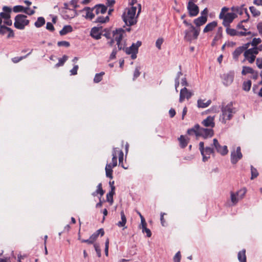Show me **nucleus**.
I'll list each match as a JSON object with an SVG mask.
<instances>
[{
  "instance_id": "obj_6",
  "label": "nucleus",
  "mask_w": 262,
  "mask_h": 262,
  "mask_svg": "<svg viewBox=\"0 0 262 262\" xmlns=\"http://www.w3.org/2000/svg\"><path fill=\"white\" fill-rule=\"evenodd\" d=\"M237 17V15L234 13H227L223 16L222 19H223V25L226 27H229L230 24L232 23L233 20Z\"/></svg>"
},
{
  "instance_id": "obj_15",
  "label": "nucleus",
  "mask_w": 262,
  "mask_h": 262,
  "mask_svg": "<svg viewBox=\"0 0 262 262\" xmlns=\"http://www.w3.org/2000/svg\"><path fill=\"white\" fill-rule=\"evenodd\" d=\"M102 29V27H94L91 29L90 35L92 37L95 39H99L101 38L102 33L100 32V30Z\"/></svg>"
},
{
  "instance_id": "obj_64",
  "label": "nucleus",
  "mask_w": 262,
  "mask_h": 262,
  "mask_svg": "<svg viewBox=\"0 0 262 262\" xmlns=\"http://www.w3.org/2000/svg\"><path fill=\"white\" fill-rule=\"evenodd\" d=\"M106 201L112 204L113 203V196L111 195L110 193L106 194Z\"/></svg>"
},
{
  "instance_id": "obj_53",
  "label": "nucleus",
  "mask_w": 262,
  "mask_h": 262,
  "mask_svg": "<svg viewBox=\"0 0 262 262\" xmlns=\"http://www.w3.org/2000/svg\"><path fill=\"white\" fill-rule=\"evenodd\" d=\"M261 42V40L260 38H254L251 42L252 46L256 47L259 43Z\"/></svg>"
},
{
  "instance_id": "obj_56",
  "label": "nucleus",
  "mask_w": 262,
  "mask_h": 262,
  "mask_svg": "<svg viewBox=\"0 0 262 262\" xmlns=\"http://www.w3.org/2000/svg\"><path fill=\"white\" fill-rule=\"evenodd\" d=\"M229 10V8L226 7H224L222 8L221 10V12L219 15V18L222 19L223 16L225 15V13L227 11H228Z\"/></svg>"
},
{
  "instance_id": "obj_23",
  "label": "nucleus",
  "mask_w": 262,
  "mask_h": 262,
  "mask_svg": "<svg viewBox=\"0 0 262 262\" xmlns=\"http://www.w3.org/2000/svg\"><path fill=\"white\" fill-rule=\"evenodd\" d=\"M121 221H119L117 225L119 227H123L124 229H126L127 227L125 226L126 223V218L125 215L123 210H122L120 212Z\"/></svg>"
},
{
  "instance_id": "obj_9",
  "label": "nucleus",
  "mask_w": 262,
  "mask_h": 262,
  "mask_svg": "<svg viewBox=\"0 0 262 262\" xmlns=\"http://www.w3.org/2000/svg\"><path fill=\"white\" fill-rule=\"evenodd\" d=\"M214 135L213 130L212 128H206L201 127L200 129L199 137H202L204 139H207L212 137Z\"/></svg>"
},
{
  "instance_id": "obj_63",
  "label": "nucleus",
  "mask_w": 262,
  "mask_h": 262,
  "mask_svg": "<svg viewBox=\"0 0 262 262\" xmlns=\"http://www.w3.org/2000/svg\"><path fill=\"white\" fill-rule=\"evenodd\" d=\"M256 63L259 69H262V58H257L256 60Z\"/></svg>"
},
{
  "instance_id": "obj_14",
  "label": "nucleus",
  "mask_w": 262,
  "mask_h": 262,
  "mask_svg": "<svg viewBox=\"0 0 262 262\" xmlns=\"http://www.w3.org/2000/svg\"><path fill=\"white\" fill-rule=\"evenodd\" d=\"M141 45L142 42L141 41H137L136 43H133L132 46L129 48H126L125 52L127 55H130L132 52H138V49Z\"/></svg>"
},
{
  "instance_id": "obj_12",
  "label": "nucleus",
  "mask_w": 262,
  "mask_h": 262,
  "mask_svg": "<svg viewBox=\"0 0 262 262\" xmlns=\"http://www.w3.org/2000/svg\"><path fill=\"white\" fill-rule=\"evenodd\" d=\"M8 33L7 38H13L14 37V33L13 30L5 25H2L0 26V35H4L6 33Z\"/></svg>"
},
{
  "instance_id": "obj_57",
  "label": "nucleus",
  "mask_w": 262,
  "mask_h": 262,
  "mask_svg": "<svg viewBox=\"0 0 262 262\" xmlns=\"http://www.w3.org/2000/svg\"><path fill=\"white\" fill-rule=\"evenodd\" d=\"M251 32L250 31L249 32H246L244 31H237V35L236 36H245L247 35H251Z\"/></svg>"
},
{
  "instance_id": "obj_7",
  "label": "nucleus",
  "mask_w": 262,
  "mask_h": 262,
  "mask_svg": "<svg viewBox=\"0 0 262 262\" xmlns=\"http://www.w3.org/2000/svg\"><path fill=\"white\" fill-rule=\"evenodd\" d=\"M187 9L188 12L189 16L194 17L198 15L199 13V8L195 4L191 2H188Z\"/></svg>"
},
{
  "instance_id": "obj_62",
  "label": "nucleus",
  "mask_w": 262,
  "mask_h": 262,
  "mask_svg": "<svg viewBox=\"0 0 262 262\" xmlns=\"http://www.w3.org/2000/svg\"><path fill=\"white\" fill-rule=\"evenodd\" d=\"M117 53V49H116V48H115L113 50L112 52L110 55V59L112 60V59H115L116 58V55Z\"/></svg>"
},
{
  "instance_id": "obj_16",
  "label": "nucleus",
  "mask_w": 262,
  "mask_h": 262,
  "mask_svg": "<svg viewBox=\"0 0 262 262\" xmlns=\"http://www.w3.org/2000/svg\"><path fill=\"white\" fill-rule=\"evenodd\" d=\"M94 9L92 8H90L89 7H84L81 11H85L86 14L84 17L86 19H89L92 20L95 16V14L93 13Z\"/></svg>"
},
{
  "instance_id": "obj_19",
  "label": "nucleus",
  "mask_w": 262,
  "mask_h": 262,
  "mask_svg": "<svg viewBox=\"0 0 262 262\" xmlns=\"http://www.w3.org/2000/svg\"><path fill=\"white\" fill-rule=\"evenodd\" d=\"M202 124L205 127H214V117H207L206 119L202 121Z\"/></svg>"
},
{
  "instance_id": "obj_36",
  "label": "nucleus",
  "mask_w": 262,
  "mask_h": 262,
  "mask_svg": "<svg viewBox=\"0 0 262 262\" xmlns=\"http://www.w3.org/2000/svg\"><path fill=\"white\" fill-rule=\"evenodd\" d=\"M29 7H24L23 6L21 5H17L13 7V11L15 13L18 12H26V10H29Z\"/></svg>"
},
{
  "instance_id": "obj_58",
  "label": "nucleus",
  "mask_w": 262,
  "mask_h": 262,
  "mask_svg": "<svg viewBox=\"0 0 262 262\" xmlns=\"http://www.w3.org/2000/svg\"><path fill=\"white\" fill-rule=\"evenodd\" d=\"M108 247H109V239L107 238L105 243V254L108 256Z\"/></svg>"
},
{
  "instance_id": "obj_44",
  "label": "nucleus",
  "mask_w": 262,
  "mask_h": 262,
  "mask_svg": "<svg viewBox=\"0 0 262 262\" xmlns=\"http://www.w3.org/2000/svg\"><path fill=\"white\" fill-rule=\"evenodd\" d=\"M250 12H251L252 15L254 17L258 16L260 14V12L259 11L257 10L254 7L251 6L249 8Z\"/></svg>"
},
{
  "instance_id": "obj_30",
  "label": "nucleus",
  "mask_w": 262,
  "mask_h": 262,
  "mask_svg": "<svg viewBox=\"0 0 262 262\" xmlns=\"http://www.w3.org/2000/svg\"><path fill=\"white\" fill-rule=\"evenodd\" d=\"M113 168V167L112 166L111 163L107 164L106 165V166L105 168L106 176V177L109 178L111 179H112L113 178V171L112 170Z\"/></svg>"
},
{
  "instance_id": "obj_11",
  "label": "nucleus",
  "mask_w": 262,
  "mask_h": 262,
  "mask_svg": "<svg viewBox=\"0 0 262 262\" xmlns=\"http://www.w3.org/2000/svg\"><path fill=\"white\" fill-rule=\"evenodd\" d=\"M193 94L192 92L189 91L188 89L184 87L180 91L179 102H182L185 98L189 99L192 96Z\"/></svg>"
},
{
  "instance_id": "obj_24",
  "label": "nucleus",
  "mask_w": 262,
  "mask_h": 262,
  "mask_svg": "<svg viewBox=\"0 0 262 262\" xmlns=\"http://www.w3.org/2000/svg\"><path fill=\"white\" fill-rule=\"evenodd\" d=\"M217 25V23L216 21H213L208 24L203 30L204 33H207L208 32L212 31Z\"/></svg>"
},
{
  "instance_id": "obj_1",
  "label": "nucleus",
  "mask_w": 262,
  "mask_h": 262,
  "mask_svg": "<svg viewBox=\"0 0 262 262\" xmlns=\"http://www.w3.org/2000/svg\"><path fill=\"white\" fill-rule=\"evenodd\" d=\"M222 114L220 116V121L223 124H226L227 121L232 119L233 115L236 112V108L233 106V102H230L227 105L222 104L221 107Z\"/></svg>"
},
{
  "instance_id": "obj_54",
  "label": "nucleus",
  "mask_w": 262,
  "mask_h": 262,
  "mask_svg": "<svg viewBox=\"0 0 262 262\" xmlns=\"http://www.w3.org/2000/svg\"><path fill=\"white\" fill-rule=\"evenodd\" d=\"M245 58L248 60L250 63H252L255 61L256 56L254 55H248V56Z\"/></svg>"
},
{
  "instance_id": "obj_2",
  "label": "nucleus",
  "mask_w": 262,
  "mask_h": 262,
  "mask_svg": "<svg viewBox=\"0 0 262 262\" xmlns=\"http://www.w3.org/2000/svg\"><path fill=\"white\" fill-rule=\"evenodd\" d=\"M183 24L189 28L184 32V39L189 42H191L193 39H196L200 34V29L199 28H195L191 23H188L186 20H184Z\"/></svg>"
},
{
  "instance_id": "obj_38",
  "label": "nucleus",
  "mask_w": 262,
  "mask_h": 262,
  "mask_svg": "<svg viewBox=\"0 0 262 262\" xmlns=\"http://www.w3.org/2000/svg\"><path fill=\"white\" fill-rule=\"evenodd\" d=\"M254 73V70L251 67L244 66L243 67V70L242 71V74L243 75H246L247 74H253Z\"/></svg>"
},
{
  "instance_id": "obj_37",
  "label": "nucleus",
  "mask_w": 262,
  "mask_h": 262,
  "mask_svg": "<svg viewBox=\"0 0 262 262\" xmlns=\"http://www.w3.org/2000/svg\"><path fill=\"white\" fill-rule=\"evenodd\" d=\"M45 19L43 17H39L37 18V21L35 22L34 25L36 28H40L45 24Z\"/></svg>"
},
{
  "instance_id": "obj_8",
  "label": "nucleus",
  "mask_w": 262,
  "mask_h": 262,
  "mask_svg": "<svg viewBox=\"0 0 262 262\" xmlns=\"http://www.w3.org/2000/svg\"><path fill=\"white\" fill-rule=\"evenodd\" d=\"M243 157L241 152V147L238 146L236 148V151H233L231 152V162L233 164H236L239 160Z\"/></svg>"
},
{
  "instance_id": "obj_45",
  "label": "nucleus",
  "mask_w": 262,
  "mask_h": 262,
  "mask_svg": "<svg viewBox=\"0 0 262 262\" xmlns=\"http://www.w3.org/2000/svg\"><path fill=\"white\" fill-rule=\"evenodd\" d=\"M32 51V50L31 51V52H30L28 54H27L26 55H25L24 56L15 57L14 58H12V62L14 63H15L19 62L22 59L25 58L28 55H30Z\"/></svg>"
},
{
  "instance_id": "obj_17",
  "label": "nucleus",
  "mask_w": 262,
  "mask_h": 262,
  "mask_svg": "<svg viewBox=\"0 0 262 262\" xmlns=\"http://www.w3.org/2000/svg\"><path fill=\"white\" fill-rule=\"evenodd\" d=\"M3 12L0 13V17L2 19H8V18H10V13L12 11V9L11 8L8 6H4L3 8Z\"/></svg>"
},
{
  "instance_id": "obj_51",
  "label": "nucleus",
  "mask_w": 262,
  "mask_h": 262,
  "mask_svg": "<svg viewBox=\"0 0 262 262\" xmlns=\"http://www.w3.org/2000/svg\"><path fill=\"white\" fill-rule=\"evenodd\" d=\"M94 247L95 248V251L97 253V255L98 257H100L101 256V249L100 248V246L99 244H94Z\"/></svg>"
},
{
  "instance_id": "obj_60",
  "label": "nucleus",
  "mask_w": 262,
  "mask_h": 262,
  "mask_svg": "<svg viewBox=\"0 0 262 262\" xmlns=\"http://www.w3.org/2000/svg\"><path fill=\"white\" fill-rule=\"evenodd\" d=\"M78 69V66L75 65L72 69L70 70L71 75H75L77 74V70Z\"/></svg>"
},
{
  "instance_id": "obj_18",
  "label": "nucleus",
  "mask_w": 262,
  "mask_h": 262,
  "mask_svg": "<svg viewBox=\"0 0 262 262\" xmlns=\"http://www.w3.org/2000/svg\"><path fill=\"white\" fill-rule=\"evenodd\" d=\"M95 11V14L96 15L99 14L100 13L104 14L106 12L107 7L103 4H97L93 7Z\"/></svg>"
},
{
  "instance_id": "obj_39",
  "label": "nucleus",
  "mask_w": 262,
  "mask_h": 262,
  "mask_svg": "<svg viewBox=\"0 0 262 262\" xmlns=\"http://www.w3.org/2000/svg\"><path fill=\"white\" fill-rule=\"evenodd\" d=\"M68 56L66 55H63L62 58H59L58 59V62L55 64V67H59L60 66H62L65 63V62L68 60Z\"/></svg>"
},
{
  "instance_id": "obj_28",
  "label": "nucleus",
  "mask_w": 262,
  "mask_h": 262,
  "mask_svg": "<svg viewBox=\"0 0 262 262\" xmlns=\"http://www.w3.org/2000/svg\"><path fill=\"white\" fill-rule=\"evenodd\" d=\"M258 48L256 47H254V48L246 50L244 53V55L245 57H247L248 55H254L255 56L256 55L258 54Z\"/></svg>"
},
{
  "instance_id": "obj_31",
  "label": "nucleus",
  "mask_w": 262,
  "mask_h": 262,
  "mask_svg": "<svg viewBox=\"0 0 262 262\" xmlns=\"http://www.w3.org/2000/svg\"><path fill=\"white\" fill-rule=\"evenodd\" d=\"M104 190H103L102 189V184L99 183L97 186V189L92 193V195L94 196H95L99 194L100 195V198H101V196L104 194Z\"/></svg>"
},
{
  "instance_id": "obj_43",
  "label": "nucleus",
  "mask_w": 262,
  "mask_h": 262,
  "mask_svg": "<svg viewBox=\"0 0 262 262\" xmlns=\"http://www.w3.org/2000/svg\"><path fill=\"white\" fill-rule=\"evenodd\" d=\"M215 149L213 148H211L210 147H206L204 148V154L207 156H209L211 154H213L214 153Z\"/></svg>"
},
{
  "instance_id": "obj_41",
  "label": "nucleus",
  "mask_w": 262,
  "mask_h": 262,
  "mask_svg": "<svg viewBox=\"0 0 262 262\" xmlns=\"http://www.w3.org/2000/svg\"><path fill=\"white\" fill-rule=\"evenodd\" d=\"M251 180H253L257 178L259 174V173L256 168L254 167L252 165L251 166Z\"/></svg>"
},
{
  "instance_id": "obj_27",
  "label": "nucleus",
  "mask_w": 262,
  "mask_h": 262,
  "mask_svg": "<svg viewBox=\"0 0 262 262\" xmlns=\"http://www.w3.org/2000/svg\"><path fill=\"white\" fill-rule=\"evenodd\" d=\"M73 31V28L71 25H66L59 31V34L63 36Z\"/></svg>"
},
{
  "instance_id": "obj_59",
  "label": "nucleus",
  "mask_w": 262,
  "mask_h": 262,
  "mask_svg": "<svg viewBox=\"0 0 262 262\" xmlns=\"http://www.w3.org/2000/svg\"><path fill=\"white\" fill-rule=\"evenodd\" d=\"M46 29L51 32H53L55 30L53 24L50 22H48L46 25Z\"/></svg>"
},
{
  "instance_id": "obj_50",
  "label": "nucleus",
  "mask_w": 262,
  "mask_h": 262,
  "mask_svg": "<svg viewBox=\"0 0 262 262\" xmlns=\"http://www.w3.org/2000/svg\"><path fill=\"white\" fill-rule=\"evenodd\" d=\"M164 42V39L163 38H159L156 42V46L160 50L161 49V45Z\"/></svg>"
},
{
  "instance_id": "obj_34",
  "label": "nucleus",
  "mask_w": 262,
  "mask_h": 262,
  "mask_svg": "<svg viewBox=\"0 0 262 262\" xmlns=\"http://www.w3.org/2000/svg\"><path fill=\"white\" fill-rule=\"evenodd\" d=\"M178 140L180 142V146L182 148H185L187 146L189 142V139H185L183 135H181L180 137L178 138Z\"/></svg>"
},
{
  "instance_id": "obj_21",
  "label": "nucleus",
  "mask_w": 262,
  "mask_h": 262,
  "mask_svg": "<svg viewBox=\"0 0 262 262\" xmlns=\"http://www.w3.org/2000/svg\"><path fill=\"white\" fill-rule=\"evenodd\" d=\"M244 5H242L241 7H232L231 9L232 11L236 12L239 15H242L245 12L248 17H249V14L248 12L247 9L244 7Z\"/></svg>"
},
{
  "instance_id": "obj_52",
  "label": "nucleus",
  "mask_w": 262,
  "mask_h": 262,
  "mask_svg": "<svg viewBox=\"0 0 262 262\" xmlns=\"http://www.w3.org/2000/svg\"><path fill=\"white\" fill-rule=\"evenodd\" d=\"M57 45L59 47L64 46L65 47H69L70 46V43L67 41H60L57 42Z\"/></svg>"
},
{
  "instance_id": "obj_13",
  "label": "nucleus",
  "mask_w": 262,
  "mask_h": 262,
  "mask_svg": "<svg viewBox=\"0 0 262 262\" xmlns=\"http://www.w3.org/2000/svg\"><path fill=\"white\" fill-rule=\"evenodd\" d=\"M125 33V30L120 28L116 29L113 31V35L114 37V39L116 42L121 41L123 37V34Z\"/></svg>"
},
{
  "instance_id": "obj_33",
  "label": "nucleus",
  "mask_w": 262,
  "mask_h": 262,
  "mask_svg": "<svg viewBox=\"0 0 262 262\" xmlns=\"http://www.w3.org/2000/svg\"><path fill=\"white\" fill-rule=\"evenodd\" d=\"M237 258L239 262H247L245 249H244L238 252L237 254Z\"/></svg>"
},
{
  "instance_id": "obj_48",
  "label": "nucleus",
  "mask_w": 262,
  "mask_h": 262,
  "mask_svg": "<svg viewBox=\"0 0 262 262\" xmlns=\"http://www.w3.org/2000/svg\"><path fill=\"white\" fill-rule=\"evenodd\" d=\"M103 32H104V33L102 34V35L105 36L107 39L111 38V33L110 29L105 28L103 30Z\"/></svg>"
},
{
  "instance_id": "obj_5",
  "label": "nucleus",
  "mask_w": 262,
  "mask_h": 262,
  "mask_svg": "<svg viewBox=\"0 0 262 262\" xmlns=\"http://www.w3.org/2000/svg\"><path fill=\"white\" fill-rule=\"evenodd\" d=\"M214 147V149L222 156H225L227 154L228 150L226 145L221 146L219 143L218 140L214 138L213 140L212 145Z\"/></svg>"
},
{
  "instance_id": "obj_61",
  "label": "nucleus",
  "mask_w": 262,
  "mask_h": 262,
  "mask_svg": "<svg viewBox=\"0 0 262 262\" xmlns=\"http://www.w3.org/2000/svg\"><path fill=\"white\" fill-rule=\"evenodd\" d=\"M231 202L234 204L237 203L238 202V199L236 198V195L233 192L231 193Z\"/></svg>"
},
{
  "instance_id": "obj_4",
  "label": "nucleus",
  "mask_w": 262,
  "mask_h": 262,
  "mask_svg": "<svg viewBox=\"0 0 262 262\" xmlns=\"http://www.w3.org/2000/svg\"><path fill=\"white\" fill-rule=\"evenodd\" d=\"M27 16L24 14H18L15 17L14 27L19 30H23L25 26L29 24V20L27 19Z\"/></svg>"
},
{
  "instance_id": "obj_49",
  "label": "nucleus",
  "mask_w": 262,
  "mask_h": 262,
  "mask_svg": "<svg viewBox=\"0 0 262 262\" xmlns=\"http://www.w3.org/2000/svg\"><path fill=\"white\" fill-rule=\"evenodd\" d=\"M140 67H137L135 70L134 73V77H133V80H135L136 79H137L140 75Z\"/></svg>"
},
{
  "instance_id": "obj_25",
  "label": "nucleus",
  "mask_w": 262,
  "mask_h": 262,
  "mask_svg": "<svg viewBox=\"0 0 262 262\" xmlns=\"http://www.w3.org/2000/svg\"><path fill=\"white\" fill-rule=\"evenodd\" d=\"M222 32H223L222 27H219L217 29L216 35L214 37V38L211 42L212 46H214L216 45V42L222 37Z\"/></svg>"
},
{
  "instance_id": "obj_42",
  "label": "nucleus",
  "mask_w": 262,
  "mask_h": 262,
  "mask_svg": "<svg viewBox=\"0 0 262 262\" xmlns=\"http://www.w3.org/2000/svg\"><path fill=\"white\" fill-rule=\"evenodd\" d=\"M104 75V72H101L99 73H97L94 78V82L95 83H98L102 79V76Z\"/></svg>"
},
{
  "instance_id": "obj_3",
  "label": "nucleus",
  "mask_w": 262,
  "mask_h": 262,
  "mask_svg": "<svg viewBox=\"0 0 262 262\" xmlns=\"http://www.w3.org/2000/svg\"><path fill=\"white\" fill-rule=\"evenodd\" d=\"M136 10V7L132 6L131 8L127 10L126 12L123 13L122 18L126 25L131 26L137 23V18L135 17Z\"/></svg>"
},
{
  "instance_id": "obj_35",
  "label": "nucleus",
  "mask_w": 262,
  "mask_h": 262,
  "mask_svg": "<svg viewBox=\"0 0 262 262\" xmlns=\"http://www.w3.org/2000/svg\"><path fill=\"white\" fill-rule=\"evenodd\" d=\"M204 100L199 99L198 100V106L201 108H205L208 106L211 103L210 100H207L206 102Z\"/></svg>"
},
{
  "instance_id": "obj_32",
  "label": "nucleus",
  "mask_w": 262,
  "mask_h": 262,
  "mask_svg": "<svg viewBox=\"0 0 262 262\" xmlns=\"http://www.w3.org/2000/svg\"><path fill=\"white\" fill-rule=\"evenodd\" d=\"M204 143L203 142H200L199 143V149L201 152V154L203 157V161L206 162L207 161L209 158V156H207L205 155L204 154Z\"/></svg>"
},
{
  "instance_id": "obj_20",
  "label": "nucleus",
  "mask_w": 262,
  "mask_h": 262,
  "mask_svg": "<svg viewBox=\"0 0 262 262\" xmlns=\"http://www.w3.org/2000/svg\"><path fill=\"white\" fill-rule=\"evenodd\" d=\"M207 21V16H201L193 20L194 24L197 27L204 25Z\"/></svg>"
},
{
  "instance_id": "obj_55",
  "label": "nucleus",
  "mask_w": 262,
  "mask_h": 262,
  "mask_svg": "<svg viewBox=\"0 0 262 262\" xmlns=\"http://www.w3.org/2000/svg\"><path fill=\"white\" fill-rule=\"evenodd\" d=\"M181 253L180 251H178L174 255L173 257L174 262H180L181 260Z\"/></svg>"
},
{
  "instance_id": "obj_29",
  "label": "nucleus",
  "mask_w": 262,
  "mask_h": 262,
  "mask_svg": "<svg viewBox=\"0 0 262 262\" xmlns=\"http://www.w3.org/2000/svg\"><path fill=\"white\" fill-rule=\"evenodd\" d=\"M104 234V231L103 228H100L97 230L95 232L91 235V238L94 242L98 238V236L100 235L101 236H103Z\"/></svg>"
},
{
  "instance_id": "obj_10",
  "label": "nucleus",
  "mask_w": 262,
  "mask_h": 262,
  "mask_svg": "<svg viewBox=\"0 0 262 262\" xmlns=\"http://www.w3.org/2000/svg\"><path fill=\"white\" fill-rule=\"evenodd\" d=\"M223 79V84L226 86H228L232 83L234 79L233 72H230L228 73L224 74L221 76Z\"/></svg>"
},
{
  "instance_id": "obj_46",
  "label": "nucleus",
  "mask_w": 262,
  "mask_h": 262,
  "mask_svg": "<svg viewBox=\"0 0 262 262\" xmlns=\"http://www.w3.org/2000/svg\"><path fill=\"white\" fill-rule=\"evenodd\" d=\"M123 152L122 150L119 151V164L122 166L124 169H127L126 167H124L123 164Z\"/></svg>"
},
{
  "instance_id": "obj_22",
  "label": "nucleus",
  "mask_w": 262,
  "mask_h": 262,
  "mask_svg": "<svg viewBox=\"0 0 262 262\" xmlns=\"http://www.w3.org/2000/svg\"><path fill=\"white\" fill-rule=\"evenodd\" d=\"M201 128L199 124H195L193 127L189 128L187 130V133L189 135H193L194 134L196 137H199L200 135H198L200 134V129Z\"/></svg>"
},
{
  "instance_id": "obj_47",
  "label": "nucleus",
  "mask_w": 262,
  "mask_h": 262,
  "mask_svg": "<svg viewBox=\"0 0 262 262\" xmlns=\"http://www.w3.org/2000/svg\"><path fill=\"white\" fill-rule=\"evenodd\" d=\"M226 32L228 35L231 36H236L237 35V31L236 30L229 28V27H227Z\"/></svg>"
},
{
  "instance_id": "obj_26",
  "label": "nucleus",
  "mask_w": 262,
  "mask_h": 262,
  "mask_svg": "<svg viewBox=\"0 0 262 262\" xmlns=\"http://www.w3.org/2000/svg\"><path fill=\"white\" fill-rule=\"evenodd\" d=\"M244 51L243 47H239L237 48L232 53V56L234 60L238 61L239 55Z\"/></svg>"
},
{
  "instance_id": "obj_40",
  "label": "nucleus",
  "mask_w": 262,
  "mask_h": 262,
  "mask_svg": "<svg viewBox=\"0 0 262 262\" xmlns=\"http://www.w3.org/2000/svg\"><path fill=\"white\" fill-rule=\"evenodd\" d=\"M251 84L252 82L250 80L244 81L243 84V90L246 92L249 91L251 87Z\"/></svg>"
}]
</instances>
